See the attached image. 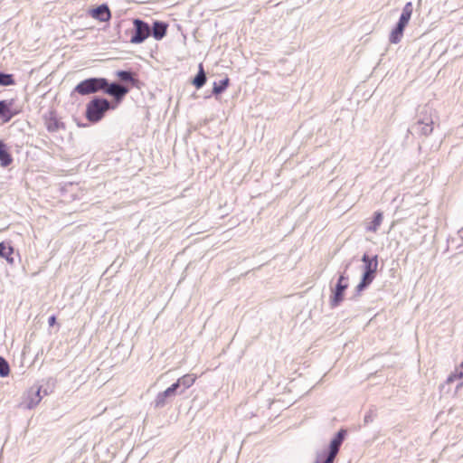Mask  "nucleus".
Returning a JSON list of instances; mask_svg holds the SVG:
<instances>
[{
	"instance_id": "obj_15",
	"label": "nucleus",
	"mask_w": 463,
	"mask_h": 463,
	"mask_svg": "<svg viewBox=\"0 0 463 463\" xmlns=\"http://www.w3.org/2000/svg\"><path fill=\"white\" fill-rule=\"evenodd\" d=\"M115 75L123 83L129 84L133 87L137 86L138 82L136 73L131 70H118L115 72Z\"/></svg>"
},
{
	"instance_id": "obj_34",
	"label": "nucleus",
	"mask_w": 463,
	"mask_h": 463,
	"mask_svg": "<svg viewBox=\"0 0 463 463\" xmlns=\"http://www.w3.org/2000/svg\"><path fill=\"white\" fill-rule=\"evenodd\" d=\"M459 233L461 234V237H463V228L459 231Z\"/></svg>"
},
{
	"instance_id": "obj_31",
	"label": "nucleus",
	"mask_w": 463,
	"mask_h": 463,
	"mask_svg": "<svg viewBox=\"0 0 463 463\" xmlns=\"http://www.w3.org/2000/svg\"><path fill=\"white\" fill-rule=\"evenodd\" d=\"M52 388H53V383L51 386L49 382L47 383V386L46 387H44L43 385V391H42L43 397L48 395L49 393H51L52 392Z\"/></svg>"
},
{
	"instance_id": "obj_10",
	"label": "nucleus",
	"mask_w": 463,
	"mask_h": 463,
	"mask_svg": "<svg viewBox=\"0 0 463 463\" xmlns=\"http://www.w3.org/2000/svg\"><path fill=\"white\" fill-rule=\"evenodd\" d=\"M349 284L335 283V287L331 289V296L329 305L331 308H335L344 301L345 292L348 288Z\"/></svg>"
},
{
	"instance_id": "obj_1",
	"label": "nucleus",
	"mask_w": 463,
	"mask_h": 463,
	"mask_svg": "<svg viewBox=\"0 0 463 463\" xmlns=\"http://www.w3.org/2000/svg\"><path fill=\"white\" fill-rule=\"evenodd\" d=\"M361 260L363 262V273L359 283L355 287L353 299H356L373 283L379 265L378 255L370 256L368 253H364Z\"/></svg>"
},
{
	"instance_id": "obj_4",
	"label": "nucleus",
	"mask_w": 463,
	"mask_h": 463,
	"mask_svg": "<svg viewBox=\"0 0 463 463\" xmlns=\"http://www.w3.org/2000/svg\"><path fill=\"white\" fill-rule=\"evenodd\" d=\"M107 83V78L90 77L80 81L72 90L71 96L76 94L80 96H88L101 92L102 86Z\"/></svg>"
},
{
	"instance_id": "obj_3",
	"label": "nucleus",
	"mask_w": 463,
	"mask_h": 463,
	"mask_svg": "<svg viewBox=\"0 0 463 463\" xmlns=\"http://www.w3.org/2000/svg\"><path fill=\"white\" fill-rule=\"evenodd\" d=\"M413 12V5L411 2H408L402 8V14L399 17L398 22L392 29L391 33L389 35V42L392 44H397L401 42L404 30L408 25L411 14Z\"/></svg>"
},
{
	"instance_id": "obj_30",
	"label": "nucleus",
	"mask_w": 463,
	"mask_h": 463,
	"mask_svg": "<svg viewBox=\"0 0 463 463\" xmlns=\"http://www.w3.org/2000/svg\"><path fill=\"white\" fill-rule=\"evenodd\" d=\"M10 373V366L8 362L2 356H0V376L6 377Z\"/></svg>"
},
{
	"instance_id": "obj_2",
	"label": "nucleus",
	"mask_w": 463,
	"mask_h": 463,
	"mask_svg": "<svg viewBox=\"0 0 463 463\" xmlns=\"http://www.w3.org/2000/svg\"><path fill=\"white\" fill-rule=\"evenodd\" d=\"M115 109L116 106L106 98L95 96L86 104L85 118L95 124L105 117L107 111Z\"/></svg>"
},
{
	"instance_id": "obj_5",
	"label": "nucleus",
	"mask_w": 463,
	"mask_h": 463,
	"mask_svg": "<svg viewBox=\"0 0 463 463\" xmlns=\"http://www.w3.org/2000/svg\"><path fill=\"white\" fill-rule=\"evenodd\" d=\"M433 118L431 115V109L428 106H424L420 110L417 121L408 129L412 134H418L421 136H429L433 131Z\"/></svg>"
},
{
	"instance_id": "obj_11",
	"label": "nucleus",
	"mask_w": 463,
	"mask_h": 463,
	"mask_svg": "<svg viewBox=\"0 0 463 463\" xmlns=\"http://www.w3.org/2000/svg\"><path fill=\"white\" fill-rule=\"evenodd\" d=\"M90 15L99 22H108L111 18V12L107 4H101L89 10Z\"/></svg>"
},
{
	"instance_id": "obj_18",
	"label": "nucleus",
	"mask_w": 463,
	"mask_h": 463,
	"mask_svg": "<svg viewBox=\"0 0 463 463\" xmlns=\"http://www.w3.org/2000/svg\"><path fill=\"white\" fill-rule=\"evenodd\" d=\"M207 80L206 73L203 70V66L202 63L199 64L198 72L192 80V84L197 89H201L204 86Z\"/></svg>"
},
{
	"instance_id": "obj_22",
	"label": "nucleus",
	"mask_w": 463,
	"mask_h": 463,
	"mask_svg": "<svg viewBox=\"0 0 463 463\" xmlns=\"http://www.w3.org/2000/svg\"><path fill=\"white\" fill-rule=\"evenodd\" d=\"M195 380L196 376L190 373L184 374L177 379L178 384L184 392L194 383Z\"/></svg>"
},
{
	"instance_id": "obj_20",
	"label": "nucleus",
	"mask_w": 463,
	"mask_h": 463,
	"mask_svg": "<svg viewBox=\"0 0 463 463\" xmlns=\"http://www.w3.org/2000/svg\"><path fill=\"white\" fill-rule=\"evenodd\" d=\"M383 214L382 212H380V211L374 212L372 221L365 227L366 231L371 232H375L379 229V227L383 222Z\"/></svg>"
},
{
	"instance_id": "obj_26",
	"label": "nucleus",
	"mask_w": 463,
	"mask_h": 463,
	"mask_svg": "<svg viewBox=\"0 0 463 463\" xmlns=\"http://www.w3.org/2000/svg\"><path fill=\"white\" fill-rule=\"evenodd\" d=\"M377 416V409L375 406H371L369 411L365 413L364 417V423L367 425L374 420Z\"/></svg>"
},
{
	"instance_id": "obj_29",
	"label": "nucleus",
	"mask_w": 463,
	"mask_h": 463,
	"mask_svg": "<svg viewBox=\"0 0 463 463\" xmlns=\"http://www.w3.org/2000/svg\"><path fill=\"white\" fill-rule=\"evenodd\" d=\"M166 391L169 392L172 399H174L176 395L184 393L180 385L178 384V381L175 382L168 388H166Z\"/></svg>"
},
{
	"instance_id": "obj_8",
	"label": "nucleus",
	"mask_w": 463,
	"mask_h": 463,
	"mask_svg": "<svg viewBox=\"0 0 463 463\" xmlns=\"http://www.w3.org/2000/svg\"><path fill=\"white\" fill-rule=\"evenodd\" d=\"M43 385L34 384L32 386L28 392L27 396L23 402L22 405L28 410L33 409L36 405L40 403L43 399L42 395Z\"/></svg>"
},
{
	"instance_id": "obj_6",
	"label": "nucleus",
	"mask_w": 463,
	"mask_h": 463,
	"mask_svg": "<svg viewBox=\"0 0 463 463\" xmlns=\"http://www.w3.org/2000/svg\"><path fill=\"white\" fill-rule=\"evenodd\" d=\"M130 89L128 86L118 83V81H109L107 79V83L102 86L101 92L113 98V106L118 107L122 102Z\"/></svg>"
},
{
	"instance_id": "obj_25",
	"label": "nucleus",
	"mask_w": 463,
	"mask_h": 463,
	"mask_svg": "<svg viewBox=\"0 0 463 463\" xmlns=\"http://www.w3.org/2000/svg\"><path fill=\"white\" fill-rule=\"evenodd\" d=\"M336 455L327 451L326 449L323 450L317 455V461L318 463H334Z\"/></svg>"
},
{
	"instance_id": "obj_27",
	"label": "nucleus",
	"mask_w": 463,
	"mask_h": 463,
	"mask_svg": "<svg viewBox=\"0 0 463 463\" xmlns=\"http://www.w3.org/2000/svg\"><path fill=\"white\" fill-rule=\"evenodd\" d=\"M166 391L169 392L172 399H174L176 395L184 393L180 385L178 384V381L175 382L168 388H166Z\"/></svg>"
},
{
	"instance_id": "obj_32",
	"label": "nucleus",
	"mask_w": 463,
	"mask_h": 463,
	"mask_svg": "<svg viewBox=\"0 0 463 463\" xmlns=\"http://www.w3.org/2000/svg\"><path fill=\"white\" fill-rule=\"evenodd\" d=\"M336 283H340V284L348 283V276L345 274V271H344L343 273H341L339 275Z\"/></svg>"
},
{
	"instance_id": "obj_7",
	"label": "nucleus",
	"mask_w": 463,
	"mask_h": 463,
	"mask_svg": "<svg viewBox=\"0 0 463 463\" xmlns=\"http://www.w3.org/2000/svg\"><path fill=\"white\" fill-rule=\"evenodd\" d=\"M130 33L131 36L129 42L131 43H142L150 36V25L141 18H135L133 20V28Z\"/></svg>"
},
{
	"instance_id": "obj_9",
	"label": "nucleus",
	"mask_w": 463,
	"mask_h": 463,
	"mask_svg": "<svg viewBox=\"0 0 463 463\" xmlns=\"http://www.w3.org/2000/svg\"><path fill=\"white\" fill-rule=\"evenodd\" d=\"M14 104V99L0 100V119L3 123L9 122L14 116L19 114L20 110L13 109Z\"/></svg>"
},
{
	"instance_id": "obj_12",
	"label": "nucleus",
	"mask_w": 463,
	"mask_h": 463,
	"mask_svg": "<svg viewBox=\"0 0 463 463\" xmlns=\"http://www.w3.org/2000/svg\"><path fill=\"white\" fill-rule=\"evenodd\" d=\"M346 435L347 430L345 429H340L330 440L326 450L335 455H337L344 440L345 439Z\"/></svg>"
},
{
	"instance_id": "obj_33",
	"label": "nucleus",
	"mask_w": 463,
	"mask_h": 463,
	"mask_svg": "<svg viewBox=\"0 0 463 463\" xmlns=\"http://www.w3.org/2000/svg\"><path fill=\"white\" fill-rule=\"evenodd\" d=\"M48 324L50 326H52L56 324V317L54 315L51 316L49 318H48Z\"/></svg>"
},
{
	"instance_id": "obj_21",
	"label": "nucleus",
	"mask_w": 463,
	"mask_h": 463,
	"mask_svg": "<svg viewBox=\"0 0 463 463\" xmlns=\"http://www.w3.org/2000/svg\"><path fill=\"white\" fill-rule=\"evenodd\" d=\"M230 84V79L228 77H225L224 79L213 82V90L212 93L214 96L220 95L223 93Z\"/></svg>"
},
{
	"instance_id": "obj_24",
	"label": "nucleus",
	"mask_w": 463,
	"mask_h": 463,
	"mask_svg": "<svg viewBox=\"0 0 463 463\" xmlns=\"http://www.w3.org/2000/svg\"><path fill=\"white\" fill-rule=\"evenodd\" d=\"M16 84L14 74L6 73L0 71V86L1 87H8L14 86Z\"/></svg>"
},
{
	"instance_id": "obj_23",
	"label": "nucleus",
	"mask_w": 463,
	"mask_h": 463,
	"mask_svg": "<svg viewBox=\"0 0 463 463\" xmlns=\"http://www.w3.org/2000/svg\"><path fill=\"white\" fill-rule=\"evenodd\" d=\"M456 381H458L456 386V391H458L459 388L463 386V373L457 369H455L454 372H452L446 380L445 384L449 385Z\"/></svg>"
},
{
	"instance_id": "obj_13",
	"label": "nucleus",
	"mask_w": 463,
	"mask_h": 463,
	"mask_svg": "<svg viewBox=\"0 0 463 463\" xmlns=\"http://www.w3.org/2000/svg\"><path fill=\"white\" fill-rule=\"evenodd\" d=\"M168 24L164 21L155 20L150 26V36L155 40H162L167 33Z\"/></svg>"
},
{
	"instance_id": "obj_16",
	"label": "nucleus",
	"mask_w": 463,
	"mask_h": 463,
	"mask_svg": "<svg viewBox=\"0 0 463 463\" xmlns=\"http://www.w3.org/2000/svg\"><path fill=\"white\" fill-rule=\"evenodd\" d=\"M14 251V247L10 244V242H0V258L5 259L9 264L14 263V259L13 257Z\"/></svg>"
},
{
	"instance_id": "obj_35",
	"label": "nucleus",
	"mask_w": 463,
	"mask_h": 463,
	"mask_svg": "<svg viewBox=\"0 0 463 463\" xmlns=\"http://www.w3.org/2000/svg\"><path fill=\"white\" fill-rule=\"evenodd\" d=\"M315 463H318V462L316 460Z\"/></svg>"
},
{
	"instance_id": "obj_17",
	"label": "nucleus",
	"mask_w": 463,
	"mask_h": 463,
	"mask_svg": "<svg viewBox=\"0 0 463 463\" xmlns=\"http://www.w3.org/2000/svg\"><path fill=\"white\" fill-rule=\"evenodd\" d=\"M13 162V157L9 152L7 145L0 140V165L3 167L9 166Z\"/></svg>"
},
{
	"instance_id": "obj_14",
	"label": "nucleus",
	"mask_w": 463,
	"mask_h": 463,
	"mask_svg": "<svg viewBox=\"0 0 463 463\" xmlns=\"http://www.w3.org/2000/svg\"><path fill=\"white\" fill-rule=\"evenodd\" d=\"M44 121L46 129L51 133L57 132L60 128H65L64 123L57 118L54 111H50L49 115H44Z\"/></svg>"
},
{
	"instance_id": "obj_28",
	"label": "nucleus",
	"mask_w": 463,
	"mask_h": 463,
	"mask_svg": "<svg viewBox=\"0 0 463 463\" xmlns=\"http://www.w3.org/2000/svg\"><path fill=\"white\" fill-rule=\"evenodd\" d=\"M166 391L169 392L172 399H174L176 395L184 393L180 385L178 384V381L175 382L168 388H166Z\"/></svg>"
},
{
	"instance_id": "obj_19",
	"label": "nucleus",
	"mask_w": 463,
	"mask_h": 463,
	"mask_svg": "<svg viewBox=\"0 0 463 463\" xmlns=\"http://www.w3.org/2000/svg\"><path fill=\"white\" fill-rule=\"evenodd\" d=\"M170 400H173L166 389L164 392H160L156 396L153 405L156 409L164 408Z\"/></svg>"
}]
</instances>
